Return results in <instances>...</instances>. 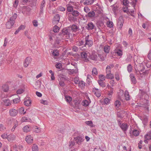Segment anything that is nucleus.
I'll use <instances>...</instances> for the list:
<instances>
[{
  "instance_id": "1",
  "label": "nucleus",
  "mask_w": 151,
  "mask_h": 151,
  "mask_svg": "<svg viewBox=\"0 0 151 151\" xmlns=\"http://www.w3.org/2000/svg\"><path fill=\"white\" fill-rule=\"evenodd\" d=\"M82 58L86 62L88 61V58L90 55V53L88 51H83L81 53Z\"/></svg>"
},
{
  "instance_id": "2",
  "label": "nucleus",
  "mask_w": 151,
  "mask_h": 151,
  "mask_svg": "<svg viewBox=\"0 0 151 151\" xmlns=\"http://www.w3.org/2000/svg\"><path fill=\"white\" fill-rule=\"evenodd\" d=\"M85 43L84 44V46H87L88 47H90L92 46L93 44V42L91 38H90L89 36L88 35L85 37Z\"/></svg>"
},
{
  "instance_id": "3",
  "label": "nucleus",
  "mask_w": 151,
  "mask_h": 151,
  "mask_svg": "<svg viewBox=\"0 0 151 151\" xmlns=\"http://www.w3.org/2000/svg\"><path fill=\"white\" fill-rule=\"evenodd\" d=\"M74 139L75 140L76 143L78 144V145H80L84 140V139L83 137L78 136L74 137Z\"/></svg>"
},
{
  "instance_id": "4",
  "label": "nucleus",
  "mask_w": 151,
  "mask_h": 151,
  "mask_svg": "<svg viewBox=\"0 0 151 151\" xmlns=\"http://www.w3.org/2000/svg\"><path fill=\"white\" fill-rule=\"evenodd\" d=\"M118 124L120 126L121 129L124 131H126L128 129V126L126 123L122 124L120 121L118 120Z\"/></svg>"
},
{
  "instance_id": "5",
  "label": "nucleus",
  "mask_w": 151,
  "mask_h": 151,
  "mask_svg": "<svg viewBox=\"0 0 151 151\" xmlns=\"http://www.w3.org/2000/svg\"><path fill=\"white\" fill-rule=\"evenodd\" d=\"M18 113V110L14 108H12L9 110V115L11 116L14 117L16 116Z\"/></svg>"
},
{
  "instance_id": "6",
  "label": "nucleus",
  "mask_w": 151,
  "mask_h": 151,
  "mask_svg": "<svg viewBox=\"0 0 151 151\" xmlns=\"http://www.w3.org/2000/svg\"><path fill=\"white\" fill-rule=\"evenodd\" d=\"M60 16L59 14H56L52 20V23L54 25L58 24L60 21Z\"/></svg>"
},
{
  "instance_id": "7",
  "label": "nucleus",
  "mask_w": 151,
  "mask_h": 151,
  "mask_svg": "<svg viewBox=\"0 0 151 151\" xmlns=\"http://www.w3.org/2000/svg\"><path fill=\"white\" fill-rule=\"evenodd\" d=\"M135 73L138 76H141L142 75H145L149 73V71L148 70H146L145 72H143L142 73H141L140 72V70L138 68V69H137L136 68H135Z\"/></svg>"
},
{
  "instance_id": "8",
  "label": "nucleus",
  "mask_w": 151,
  "mask_h": 151,
  "mask_svg": "<svg viewBox=\"0 0 151 151\" xmlns=\"http://www.w3.org/2000/svg\"><path fill=\"white\" fill-rule=\"evenodd\" d=\"M124 21L122 17H119L118 19L117 24L119 28L121 29L123 25Z\"/></svg>"
},
{
  "instance_id": "9",
  "label": "nucleus",
  "mask_w": 151,
  "mask_h": 151,
  "mask_svg": "<svg viewBox=\"0 0 151 151\" xmlns=\"http://www.w3.org/2000/svg\"><path fill=\"white\" fill-rule=\"evenodd\" d=\"M31 61V58L30 57H28L27 58L24 63V66L25 67H27Z\"/></svg>"
},
{
  "instance_id": "10",
  "label": "nucleus",
  "mask_w": 151,
  "mask_h": 151,
  "mask_svg": "<svg viewBox=\"0 0 151 151\" xmlns=\"http://www.w3.org/2000/svg\"><path fill=\"white\" fill-rule=\"evenodd\" d=\"M70 30L68 29L64 28L63 30L62 35L66 36L65 37L68 38L69 37Z\"/></svg>"
},
{
  "instance_id": "11",
  "label": "nucleus",
  "mask_w": 151,
  "mask_h": 151,
  "mask_svg": "<svg viewBox=\"0 0 151 151\" xmlns=\"http://www.w3.org/2000/svg\"><path fill=\"white\" fill-rule=\"evenodd\" d=\"M25 140L28 144L32 143L33 140V137L30 135L27 136L25 137Z\"/></svg>"
},
{
  "instance_id": "12",
  "label": "nucleus",
  "mask_w": 151,
  "mask_h": 151,
  "mask_svg": "<svg viewBox=\"0 0 151 151\" xmlns=\"http://www.w3.org/2000/svg\"><path fill=\"white\" fill-rule=\"evenodd\" d=\"M95 11L94 10L89 12L86 15V17H89L90 18H92L94 17L96 15Z\"/></svg>"
},
{
  "instance_id": "13",
  "label": "nucleus",
  "mask_w": 151,
  "mask_h": 151,
  "mask_svg": "<svg viewBox=\"0 0 151 151\" xmlns=\"http://www.w3.org/2000/svg\"><path fill=\"white\" fill-rule=\"evenodd\" d=\"M94 27V25L93 23L92 22H90L88 24L86 28L88 30H91L93 29Z\"/></svg>"
},
{
  "instance_id": "14",
  "label": "nucleus",
  "mask_w": 151,
  "mask_h": 151,
  "mask_svg": "<svg viewBox=\"0 0 151 151\" xmlns=\"http://www.w3.org/2000/svg\"><path fill=\"white\" fill-rule=\"evenodd\" d=\"M16 136L14 134H10L8 135V140L9 142H12L15 140Z\"/></svg>"
},
{
  "instance_id": "15",
  "label": "nucleus",
  "mask_w": 151,
  "mask_h": 151,
  "mask_svg": "<svg viewBox=\"0 0 151 151\" xmlns=\"http://www.w3.org/2000/svg\"><path fill=\"white\" fill-rule=\"evenodd\" d=\"M13 149L15 151H21L22 149V146H17L16 145L13 146Z\"/></svg>"
},
{
  "instance_id": "16",
  "label": "nucleus",
  "mask_w": 151,
  "mask_h": 151,
  "mask_svg": "<svg viewBox=\"0 0 151 151\" xmlns=\"http://www.w3.org/2000/svg\"><path fill=\"white\" fill-rule=\"evenodd\" d=\"M130 77L131 78L132 83L135 84L137 83V81L135 76L133 74H131L130 75Z\"/></svg>"
},
{
  "instance_id": "17",
  "label": "nucleus",
  "mask_w": 151,
  "mask_h": 151,
  "mask_svg": "<svg viewBox=\"0 0 151 151\" xmlns=\"http://www.w3.org/2000/svg\"><path fill=\"white\" fill-rule=\"evenodd\" d=\"M145 140H144V142L145 143H148L147 140H149L151 139V135L149 134H147L146 135H145Z\"/></svg>"
},
{
  "instance_id": "18",
  "label": "nucleus",
  "mask_w": 151,
  "mask_h": 151,
  "mask_svg": "<svg viewBox=\"0 0 151 151\" xmlns=\"http://www.w3.org/2000/svg\"><path fill=\"white\" fill-rule=\"evenodd\" d=\"M45 1L43 0L41 4L40 13V14H42L43 13V8L45 6Z\"/></svg>"
},
{
  "instance_id": "19",
  "label": "nucleus",
  "mask_w": 151,
  "mask_h": 151,
  "mask_svg": "<svg viewBox=\"0 0 151 151\" xmlns=\"http://www.w3.org/2000/svg\"><path fill=\"white\" fill-rule=\"evenodd\" d=\"M71 29L72 31L75 32H77L79 30L78 27L75 24H73L71 26Z\"/></svg>"
},
{
  "instance_id": "20",
  "label": "nucleus",
  "mask_w": 151,
  "mask_h": 151,
  "mask_svg": "<svg viewBox=\"0 0 151 151\" xmlns=\"http://www.w3.org/2000/svg\"><path fill=\"white\" fill-rule=\"evenodd\" d=\"M17 17V15L15 13L12 17H11L9 20V21L12 22L14 24V23L15 22V20L16 19Z\"/></svg>"
},
{
  "instance_id": "21",
  "label": "nucleus",
  "mask_w": 151,
  "mask_h": 151,
  "mask_svg": "<svg viewBox=\"0 0 151 151\" xmlns=\"http://www.w3.org/2000/svg\"><path fill=\"white\" fill-rule=\"evenodd\" d=\"M14 24L12 22H11L9 21L7 22L6 24V27L8 29H10L11 28L12 26L14 25Z\"/></svg>"
},
{
  "instance_id": "22",
  "label": "nucleus",
  "mask_w": 151,
  "mask_h": 151,
  "mask_svg": "<svg viewBox=\"0 0 151 151\" xmlns=\"http://www.w3.org/2000/svg\"><path fill=\"white\" fill-rule=\"evenodd\" d=\"M14 126L11 129L12 132L14 131L15 128L18 125V123L17 120H15L14 121Z\"/></svg>"
},
{
  "instance_id": "23",
  "label": "nucleus",
  "mask_w": 151,
  "mask_h": 151,
  "mask_svg": "<svg viewBox=\"0 0 151 151\" xmlns=\"http://www.w3.org/2000/svg\"><path fill=\"white\" fill-rule=\"evenodd\" d=\"M41 82L39 81H37L36 82L35 84V88L36 89H37L40 88L41 86Z\"/></svg>"
},
{
  "instance_id": "24",
  "label": "nucleus",
  "mask_w": 151,
  "mask_h": 151,
  "mask_svg": "<svg viewBox=\"0 0 151 151\" xmlns=\"http://www.w3.org/2000/svg\"><path fill=\"white\" fill-rule=\"evenodd\" d=\"M94 2L93 0H86L83 3V4L85 5H90L92 4Z\"/></svg>"
},
{
  "instance_id": "25",
  "label": "nucleus",
  "mask_w": 151,
  "mask_h": 151,
  "mask_svg": "<svg viewBox=\"0 0 151 151\" xmlns=\"http://www.w3.org/2000/svg\"><path fill=\"white\" fill-rule=\"evenodd\" d=\"M106 77L107 79H112L114 78V76L113 74L111 73H106Z\"/></svg>"
},
{
  "instance_id": "26",
  "label": "nucleus",
  "mask_w": 151,
  "mask_h": 151,
  "mask_svg": "<svg viewBox=\"0 0 151 151\" xmlns=\"http://www.w3.org/2000/svg\"><path fill=\"white\" fill-rule=\"evenodd\" d=\"M125 99L126 100H129L130 99V97L128 92L126 91L124 92Z\"/></svg>"
},
{
  "instance_id": "27",
  "label": "nucleus",
  "mask_w": 151,
  "mask_h": 151,
  "mask_svg": "<svg viewBox=\"0 0 151 151\" xmlns=\"http://www.w3.org/2000/svg\"><path fill=\"white\" fill-rule=\"evenodd\" d=\"M104 52L106 53H108L109 52L110 49V47L108 45H105L104 48Z\"/></svg>"
},
{
  "instance_id": "28",
  "label": "nucleus",
  "mask_w": 151,
  "mask_h": 151,
  "mask_svg": "<svg viewBox=\"0 0 151 151\" xmlns=\"http://www.w3.org/2000/svg\"><path fill=\"white\" fill-rule=\"evenodd\" d=\"M31 101L30 100H25L24 102V104L27 106H30L31 104Z\"/></svg>"
},
{
  "instance_id": "29",
  "label": "nucleus",
  "mask_w": 151,
  "mask_h": 151,
  "mask_svg": "<svg viewBox=\"0 0 151 151\" xmlns=\"http://www.w3.org/2000/svg\"><path fill=\"white\" fill-rule=\"evenodd\" d=\"M121 104V102L119 100L116 101L114 103V105L116 109L118 108L120 106Z\"/></svg>"
},
{
  "instance_id": "30",
  "label": "nucleus",
  "mask_w": 151,
  "mask_h": 151,
  "mask_svg": "<svg viewBox=\"0 0 151 151\" xmlns=\"http://www.w3.org/2000/svg\"><path fill=\"white\" fill-rule=\"evenodd\" d=\"M69 74H73L74 73H76L78 72V70L77 69H75L72 70H68Z\"/></svg>"
},
{
  "instance_id": "31",
  "label": "nucleus",
  "mask_w": 151,
  "mask_h": 151,
  "mask_svg": "<svg viewBox=\"0 0 151 151\" xmlns=\"http://www.w3.org/2000/svg\"><path fill=\"white\" fill-rule=\"evenodd\" d=\"M23 130L24 132H27L30 130V129L29 127L28 126H24L23 128Z\"/></svg>"
},
{
  "instance_id": "32",
  "label": "nucleus",
  "mask_w": 151,
  "mask_h": 151,
  "mask_svg": "<svg viewBox=\"0 0 151 151\" xmlns=\"http://www.w3.org/2000/svg\"><path fill=\"white\" fill-rule=\"evenodd\" d=\"M97 56L95 54H92L90 57V59L96 61L97 60Z\"/></svg>"
},
{
  "instance_id": "33",
  "label": "nucleus",
  "mask_w": 151,
  "mask_h": 151,
  "mask_svg": "<svg viewBox=\"0 0 151 151\" xmlns=\"http://www.w3.org/2000/svg\"><path fill=\"white\" fill-rule=\"evenodd\" d=\"M4 104L6 106H8L11 104L10 101L9 99H4L3 100Z\"/></svg>"
},
{
  "instance_id": "34",
  "label": "nucleus",
  "mask_w": 151,
  "mask_h": 151,
  "mask_svg": "<svg viewBox=\"0 0 151 151\" xmlns=\"http://www.w3.org/2000/svg\"><path fill=\"white\" fill-rule=\"evenodd\" d=\"M32 151H38V147L37 145L34 144L32 147Z\"/></svg>"
},
{
  "instance_id": "35",
  "label": "nucleus",
  "mask_w": 151,
  "mask_h": 151,
  "mask_svg": "<svg viewBox=\"0 0 151 151\" xmlns=\"http://www.w3.org/2000/svg\"><path fill=\"white\" fill-rule=\"evenodd\" d=\"M99 78L100 80L99 81H104L105 80V79L106 78V76H105L104 75L102 74H101L99 75Z\"/></svg>"
},
{
  "instance_id": "36",
  "label": "nucleus",
  "mask_w": 151,
  "mask_h": 151,
  "mask_svg": "<svg viewBox=\"0 0 151 151\" xmlns=\"http://www.w3.org/2000/svg\"><path fill=\"white\" fill-rule=\"evenodd\" d=\"M98 83L100 86L104 88L105 87L106 85L103 81H98Z\"/></svg>"
},
{
  "instance_id": "37",
  "label": "nucleus",
  "mask_w": 151,
  "mask_h": 151,
  "mask_svg": "<svg viewBox=\"0 0 151 151\" xmlns=\"http://www.w3.org/2000/svg\"><path fill=\"white\" fill-rule=\"evenodd\" d=\"M72 15L75 17H77L79 15V13L77 11H74L72 13Z\"/></svg>"
},
{
  "instance_id": "38",
  "label": "nucleus",
  "mask_w": 151,
  "mask_h": 151,
  "mask_svg": "<svg viewBox=\"0 0 151 151\" xmlns=\"http://www.w3.org/2000/svg\"><path fill=\"white\" fill-rule=\"evenodd\" d=\"M60 29L59 27L55 25L53 28V31L54 32H57Z\"/></svg>"
},
{
  "instance_id": "39",
  "label": "nucleus",
  "mask_w": 151,
  "mask_h": 151,
  "mask_svg": "<svg viewBox=\"0 0 151 151\" xmlns=\"http://www.w3.org/2000/svg\"><path fill=\"white\" fill-rule=\"evenodd\" d=\"M65 99L66 101L68 102H70L72 100V98L68 96H65Z\"/></svg>"
},
{
  "instance_id": "40",
  "label": "nucleus",
  "mask_w": 151,
  "mask_h": 151,
  "mask_svg": "<svg viewBox=\"0 0 151 151\" xmlns=\"http://www.w3.org/2000/svg\"><path fill=\"white\" fill-rule=\"evenodd\" d=\"M82 104L84 106H86L89 104V103L87 100H86L83 101L82 103Z\"/></svg>"
},
{
  "instance_id": "41",
  "label": "nucleus",
  "mask_w": 151,
  "mask_h": 151,
  "mask_svg": "<svg viewBox=\"0 0 151 151\" xmlns=\"http://www.w3.org/2000/svg\"><path fill=\"white\" fill-rule=\"evenodd\" d=\"M132 134L135 136H137L139 134V131L136 129L132 131Z\"/></svg>"
},
{
  "instance_id": "42",
  "label": "nucleus",
  "mask_w": 151,
  "mask_h": 151,
  "mask_svg": "<svg viewBox=\"0 0 151 151\" xmlns=\"http://www.w3.org/2000/svg\"><path fill=\"white\" fill-rule=\"evenodd\" d=\"M78 85L81 87H83L85 86V83L83 81H80L78 82Z\"/></svg>"
},
{
  "instance_id": "43",
  "label": "nucleus",
  "mask_w": 151,
  "mask_h": 151,
  "mask_svg": "<svg viewBox=\"0 0 151 151\" xmlns=\"http://www.w3.org/2000/svg\"><path fill=\"white\" fill-rule=\"evenodd\" d=\"M92 73L93 75H97L98 74V71L97 69L95 68H93L92 69Z\"/></svg>"
},
{
  "instance_id": "44",
  "label": "nucleus",
  "mask_w": 151,
  "mask_h": 151,
  "mask_svg": "<svg viewBox=\"0 0 151 151\" xmlns=\"http://www.w3.org/2000/svg\"><path fill=\"white\" fill-rule=\"evenodd\" d=\"M138 68L141 72H142L144 70L145 68L142 65H140L138 66Z\"/></svg>"
},
{
  "instance_id": "45",
  "label": "nucleus",
  "mask_w": 151,
  "mask_h": 151,
  "mask_svg": "<svg viewBox=\"0 0 151 151\" xmlns=\"http://www.w3.org/2000/svg\"><path fill=\"white\" fill-rule=\"evenodd\" d=\"M106 73H111V67L109 65H107L106 68Z\"/></svg>"
},
{
  "instance_id": "46",
  "label": "nucleus",
  "mask_w": 151,
  "mask_h": 151,
  "mask_svg": "<svg viewBox=\"0 0 151 151\" xmlns=\"http://www.w3.org/2000/svg\"><path fill=\"white\" fill-rule=\"evenodd\" d=\"M127 69L128 72L130 73L132 71V67L131 64H129L127 67Z\"/></svg>"
},
{
  "instance_id": "47",
  "label": "nucleus",
  "mask_w": 151,
  "mask_h": 151,
  "mask_svg": "<svg viewBox=\"0 0 151 151\" xmlns=\"http://www.w3.org/2000/svg\"><path fill=\"white\" fill-rule=\"evenodd\" d=\"M94 93L95 95L98 97H99L101 95L100 92L99 91H94Z\"/></svg>"
},
{
  "instance_id": "48",
  "label": "nucleus",
  "mask_w": 151,
  "mask_h": 151,
  "mask_svg": "<svg viewBox=\"0 0 151 151\" xmlns=\"http://www.w3.org/2000/svg\"><path fill=\"white\" fill-rule=\"evenodd\" d=\"M52 55L55 56H57L59 55L58 51L57 50H54L52 52Z\"/></svg>"
},
{
  "instance_id": "49",
  "label": "nucleus",
  "mask_w": 151,
  "mask_h": 151,
  "mask_svg": "<svg viewBox=\"0 0 151 151\" xmlns=\"http://www.w3.org/2000/svg\"><path fill=\"white\" fill-rule=\"evenodd\" d=\"M24 91L23 89L20 88L17 90V94H20L24 92Z\"/></svg>"
},
{
  "instance_id": "50",
  "label": "nucleus",
  "mask_w": 151,
  "mask_h": 151,
  "mask_svg": "<svg viewBox=\"0 0 151 151\" xmlns=\"http://www.w3.org/2000/svg\"><path fill=\"white\" fill-rule=\"evenodd\" d=\"M67 10L69 12H72L73 10V7L72 6H68L67 8Z\"/></svg>"
},
{
  "instance_id": "51",
  "label": "nucleus",
  "mask_w": 151,
  "mask_h": 151,
  "mask_svg": "<svg viewBox=\"0 0 151 151\" xmlns=\"http://www.w3.org/2000/svg\"><path fill=\"white\" fill-rule=\"evenodd\" d=\"M145 102H146V104L144 105V106L145 108H146L147 109H148V106L149 105L148 104H149V101L147 100H145Z\"/></svg>"
},
{
  "instance_id": "52",
  "label": "nucleus",
  "mask_w": 151,
  "mask_h": 151,
  "mask_svg": "<svg viewBox=\"0 0 151 151\" xmlns=\"http://www.w3.org/2000/svg\"><path fill=\"white\" fill-rule=\"evenodd\" d=\"M98 57L99 58L98 59V60H99L100 61H103L105 60L104 57L102 55H98Z\"/></svg>"
},
{
  "instance_id": "53",
  "label": "nucleus",
  "mask_w": 151,
  "mask_h": 151,
  "mask_svg": "<svg viewBox=\"0 0 151 151\" xmlns=\"http://www.w3.org/2000/svg\"><path fill=\"white\" fill-rule=\"evenodd\" d=\"M110 100L108 98H106L104 100V103L106 104H109L110 103Z\"/></svg>"
},
{
  "instance_id": "54",
  "label": "nucleus",
  "mask_w": 151,
  "mask_h": 151,
  "mask_svg": "<svg viewBox=\"0 0 151 151\" xmlns=\"http://www.w3.org/2000/svg\"><path fill=\"white\" fill-rule=\"evenodd\" d=\"M116 53L119 56H121L122 55V52L121 50H118L116 52Z\"/></svg>"
},
{
  "instance_id": "55",
  "label": "nucleus",
  "mask_w": 151,
  "mask_h": 151,
  "mask_svg": "<svg viewBox=\"0 0 151 151\" xmlns=\"http://www.w3.org/2000/svg\"><path fill=\"white\" fill-rule=\"evenodd\" d=\"M75 145V142L72 141H71L69 142V146L70 147L72 148Z\"/></svg>"
},
{
  "instance_id": "56",
  "label": "nucleus",
  "mask_w": 151,
  "mask_h": 151,
  "mask_svg": "<svg viewBox=\"0 0 151 151\" xmlns=\"http://www.w3.org/2000/svg\"><path fill=\"white\" fill-rule=\"evenodd\" d=\"M6 129V128L4 127L2 124H0V131H2Z\"/></svg>"
},
{
  "instance_id": "57",
  "label": "nucleus",
  "mask_w": 151,
  "mask_h": 151,
  "mask_svg": "<svg viewBox=\"0 0 151 151\" xmlns=\"http://www.w3.org/2000/svg\"><path fill=\"white\" fill-rule=\"evenodd\" d=\"M20 99L18 98L15 99L13 100V103L14 104H17L20 101Z\"/></svg>"
},
{
  "instance_id": "58",
  "label": "nucleus",
  "mask_w": 151,
  "mask_h": 151,
  "mask_svg": "<svg viewBox=\"0 0 151 151\" xmlns=\"http://www.w3.org/2000/svg\"><path fill=\"white\" fill-rule=\"evenodd\" d=\"M35 132L36 133H39L41 131L40 129L39 128L36 126L35 127Z\"/></svg>"
},
{
  "instance_id": "59",
  "label": "nucleus",
  "mask_w": 151,
  "mask_h": 151,
  "mask_svg": "<svg viewBox=\"0 0 151 151\" xmlns=\"http://www.w3.org/2000/svg\"><path fill=\"white\" fill-rule=\"evenodd\" d=\"M1 137L3 139L6 138L8 139V135L6 133H4L2 134L1 135Z\"/></svg>"
},
{
  "instance_id": "60",
  "label": "nucleus",
  "mask_w": 151,
  "mask_h": 151,
  "mask_svg": "<svg viewBox=\"0 0 151 151\" xmlns=\"http://www.w3.org/2000/svg\"><path fill=\"white\" fill-rule=\"evenodd\" d=\"M3 90L4 92H7L8 91V88L7 86L4 85L3 86Z\"/></svg>"
},
{
  "instance_id": "61",
  "label": "nucleus",
  "mask_w": 151,
  "mask_h": 151,
  "mask_svg": "<svg viewBox=\"0 0 151 151\" xmlns=\"http://www.w3.org/2000/svg\"><path fill=\"white\" fill-rule=\"evenodd\" d=\"M107 25L108 27L111 28L113 27L112 22L110 21L107 22Z\"/></svg>"
},
{
  "instance_id": "62",
  "label": "nucleus",
  "mask_w": 151,
  "mask_h": 151,
  "mask_svg": "<svg viewBox=\"0 0 151 151\" xmlns=\"http://www.w3.org/2000/svg\"><path fill=\"white\" fill-rule=\"evenodd\" d=\"M84 11L86 13H88L89 12L90 9L87 6H85L84 7Z\"/></svg>"
},
{
  "instance_id": "63",
  "label": "nucleus",
  "mask_w": 151,
  "mask_h": 151,
  "mask_svg": "<svg viewBox=\"0 0 151 151\" xmlns=\"http://www.w3.org/2000/svg\"><path fill=\"white\" fill-rule=\"evenodd\" d=\"M72 50L74 52H77L78 50V48L76 46H74L72 47Z\"/></svg>"
},
{
  "instance_id": "64",
  "label": "nucleus",
  "mask_w": 151,
  "mask_h": 151,
  "mask_svg": "<svg viewBox=\"0 0 151 151\" xmlns=\"http://www.w3.org/2000/svg\"><path fill=\"white\" fill-rule=\"evenodd\" d=\"M58 9L59 10L62 12L64 11L65 10V9L64 7L61 6L58 7Z\"/></svg>"
}]
</instances>
